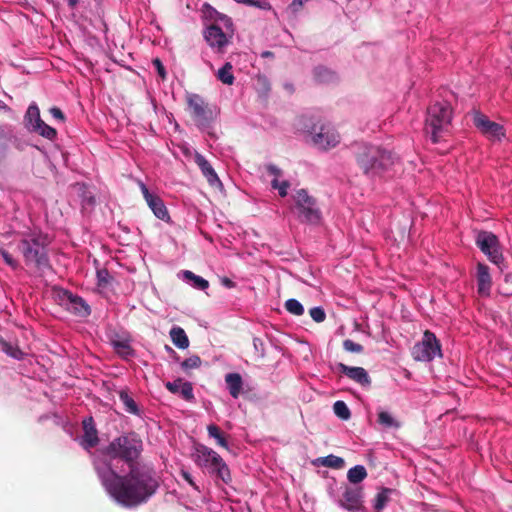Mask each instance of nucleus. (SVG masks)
Returning <instances> with one entry per match:
<instances>
[{"label": "nucleus", "instance_id": "obj_32", "mask_svg": "<svg viewBox=\"0 0 512 512\" xmlns=\"http://www.w3.org/2000/svg\"><path fill=\"white\" fill-rule=\"evenodd\" d=\"M378 423L382 427L387 428V429L399 427V423L394 418V416L391 413H389L387 411H383V410L379 411V413H378Z\"/></svg>", "mask_w": 512, "mask_h": 512}, {"label": "nucleus", "instance_id": "obj_44", "mask_svg": "<svg viewBox=\"0 0 512 512\" xmlns=\"http://www.w3.org/2000/svg\"><path fill=\"white\" fill-rule=\"evenodd\" d=\"M344 349L349 352L353 353H360L363 348L360 344L352 341V340H345L343 343Z\"/></svg>", "mask_w": 512, "mask_h": 512}, {"label": "nucleus", "instance_id": "obj_12", "mask_svg": "<svg viewBox=\"0 0 512 512\" xmlns=\"http://www.w3.org/2000/svg\"><path fill=\"white\" fill-rule=\"evenodd\" d=\"M442 357L441 344L435 334L426 330L418 342V361H432Z\"/></svg>", "mask_w": 512, "mask_h": 512}, {"label": "nucleus", "instance_id": "obj_56", "mask_svg": "<svg viewBox=\"0 0 512 512\" xmlns=\"http://www.w3.org/2000/svg\"><path fill=\"white\" fill-rule=\"evenodd\" d=\"M260 81H263V83L266 85V79H259Z\"/></svg>", "mask_w": 512, "mask_h": 512}, {"label": "nucleus", "instance_id": "obj_35", "mask_svg": "<svg viewBox=\"0 0 512 512\" xmlns=\"http://www.w3.org/2000/svg\"><path fill=\"white\" fill-rule=\"evenodd\" d=\"M112 345L115 351L124 358H127L132 354L131 346L125 339L113 340Z\"/></svg>", "mask_w": 512, "mask_h": 512}, {"label": "nucleus", "instance_id": "obj_5", "mask_svg": "<svg viewBox=\"0 0 512 512\" xmlns=\"http://www.w3.org/2000/svg\"><path fill=\"white\" fill-rule=\"evenodd\" d=\"M195 464L210 475L228 484L231 482L230 470L222 457L213 449L197 444L192 453Z\"/></svg>", "mask_w": 512, "mask_h": 512}, {"label": "nucleus", "instance_id": "obj_47", "mask_svg": "<svg viewBox=\"0 0 512 512\" xmlns=\"http://www.w3.org/2000/svg\"><path fill=\"white\" fill-rule=\"evenodd\" d=\"M249 6H254L263 10H269L271 9V5L267 1H258V0H251V3H248Z\"/></svg>", "mask_w": 512, "mask_h": 512}, {"label": "nucleus", "instance_id": "obj_19", "mask_svg": "<svg viewBox=\"0 0 512 512\" xmlns=\"http://www.w3.org/2000/svg\"><path fill=\"white\" fill-rule=\"evenodd\" d=\"M337 367L340 372L344 373L346 376H348L350 379L354 380L355 382H357L361 385H369L370 384V378L364 368L350 367L343 363H339Z\"/></svg>", "mask_w": 512, "mask_h": 512}, {"label": "nucleus", "instance_id": "obj_9", "mask_svg": "<svg viewBox=\"0 0 512 512\" xmlns=\"http://www.w3.org/2000/svg\"><path fill=\"white\" fill-rule=\"evenodd\" d=\"M186 103L188 105V110L198 127L207 128L214 121L216 117L215 111L198 94L187 93Z\"/></svg>", "mask_w": 512, "mask_h": 512}, {"label": "nucleus", "instance_id": "obj_29", "mask_svg": "<svg viewBox=\"0 0 512 512\" xmlns=\"http://www.w3.org/2000/svg\"><path fill=\"white\" fill-rule=\"evenodd\" d=\"M40 111L36 104H31L25 114V121L27 127L31 130L35 127L36 123L41 122Z\"/></svg>", "mask_w": 512, "mask_h": 512}, {"label": "nucleus", "instance_id": "obj_23", "mask_svg": "<svg viewBox=\"0 0 512 512\" xmlns=\"http://www.w3.org/2000/svg\"><path fill=\"white\" fill-rule=\"evenodd\" d=\"M362 492L359 488H346L342 504L345 509L354 510L360 508Z\"/></svg>", "mask_w": 512, "mask_h": 512}, {"label": "nucleus", "instance_id": "obj_42", "mask_svg": "<svg viewBox=\"0 0 512 512\" xmlns=\"http://www.w3.org/2000/svg\"><path fill=\"white\" fill-rule=\"evenodd\" d=\"M309 314H310L311 318L317 323L323 322L326 318V313H325L324 309L321 307L311 308L309 310Z\"/></svg>", "mask_w": 512, "mask_h": 512}, {"label": "nucleus", "instance_id": "obj_41", "mask_svg": "<svg viewBox=\"0 0 512 512\" xmlns=\"http://www.w3.org/2000/svg\"><path fill=\"white\" fill-rule=\"evenodd\" d=\"M0 254L5 263L12 269L15 270L19 267V262L9 253L7 249H5L4 247H0Z\"/></svg>", "mask_w": 512, "mask_h": 512}, {"label": "nucleus", "instance_id": "obj_10", "mask_svg": "<svg viewBox=\"0 0 512 512\" xmlns=\"http://www.w3.org/2000/svg\"><path fill=\"white\" fill-rule=\"evenodd\" d=\"M476 244L492 263L500 265L503 261L498 238L492 232H479L476 236Z\"/></svg>", "mask_w": 512, "mask_h": 512}, {"label": "nucleus", "instance_id": "obj_3", "mask_svg": "<svg viewBox=\"0 0 512 512\" xmlns=\"http://www.w3.org/2000/svg\"><path fill=\"white\" fill-rule=\"evenodd\" d=\"M453 110L447 100L440 96L431 99L425 116V133L433 143L442 140L448 133Z\"/></svg>", "mask_w": 512, "mask_h": 512}, {"label": "nucleus", "instance_id": "obj_30", "mask_svg": "<svg viewBox=\"0 0 512 512\" xmlns=\"http://www.w3.org/2000/svg\"><path fill=\"white\" fill-rule=\"evenodd\" d=\"M317 461L324 467H330L334 469H341L345 465V461L343 458L332 454L325 457H321Z\"/></svg>", "mask_w": 512, "mask_h": 512}, {"label": "nucleus", "instance_id": "obj_22", "mask_svg": "<svg viewBox=\"0 0 512 512\" xmlns=\"http://www.w3.org/2000/svg\"><path fill=\"white\" fill-rule=\"evenodd\" d=\"M84 435L82 437L81 444L85 449L94 447L97 444L98 436L97 431L94 428L92 418L83 420Z\"/></svg>", "mask_w": 512, "mask_h": 512}, {"label": "nucleus", "instance_id": "obj_43", "mask_svg": "<svg viewBox=\"0 0 512 512\" xmlns=\"http://www.w3.org/2000/svg\"><path fill=\"white\" fill-rule=\"evenodd\" d=\"M200 365H201V359L196 355H193V356L185 359L181 364L183 369H194V368H198Z\"/></svg>", "mask_w": 512, "mask_h": 512}, {"label": "nucleus", "instance_id": "obj_2", "mask_svg": "<svg viewBox=\"0 0 512 512\" xmlns=\"http://www.w3.org/2000/svg\"><path fill=\"white\" fill-rule=\"evenodd\" d=\"M47 245V236L39 230L18 232L15 235L14 242L8 244L9 247L15 246V249L23 256L27 266H34L41 270L49 267Z\"/></svg>", "mask_w": 512, "mask_h": 512}, {"label": "nucleus", "instance_id": "obj_14", "mask_svg": "<svg viewBox=\"0 0 512 512\" xmlns=\"http://www.w3.org/2000/svg\"><path fill=\"white\" fill-rule=\"evenodd\" d=\"M58 297L60 304L72 313L81 317L90 314V308L82 298L64 290L58 292Z\"/></svg>", "mask_w": 512, "mask_h": 512}, {"label": "nucleus", "instance_id": "obj_48", "mask_svg": "<svg viewBox=\"0 0 512 512\" xmlns=\"http://www.w3.org/2000/svg\"><path fill=\"white\" fill-rule=\"evenodd\" d=\"M49 111L53 118H55L59 121H64V114L62 113V111L59 108L52 107V108H50Z\"/></svg>", "mask_w": 512, "mask_h": 512}, {"label": "nucleus", "instance_id": "obj_34", "mask_svg": "<svg viewBox=\"0 0 512 512\" xmlns=\"http://www.w3.org/2000/svg\"><path fill=\"white\" fill-rule=\"evenodd\" d=\"M207 431H208V435L215 439L217 444L225 449H228V443L225 439V437L223 436V434L220 432V429L218 428V426L214 425V424H210L208 425L207 427Z\"/></svg>", "mask_w": 512, "mask_h": 512}, {"label": "nucleus", "instance_id": "obj_24", "mask_svg": "<svg viewBox=\"0 0 512 512\" xmlns=\"http://www.w3.org/2000/svg\"><path fill=\"white\" fill-rule=\"evenodd\" d=\"M225 382L230 395L233 398H238L243 388V380L239 373H228L225 376Z\"/></svg>", "mask_w": 512, "mask_h": 512}, {"label": "nucleus", "instance_id": "obj_18", "mask_svg": "<svg viewBox=\"0 0 512 512\" xmlns=\"http://www.w3.org/2000/svg\"><path fill=\"white\" fill-rule=\"evenodd\" d=\"M266 171L270 176L273 177L271 180V186L276 189L281 197H285L288 194L290 183L286 180H282V171L273 164L266 166Z\"/></svg>", "mask_w": 512, "mask_h": 512}, {"label": "nucleus", "instance_id": "obj_27", "mask_svg": "<svg viewBox=\"0 0 512 512\" xmlns=\"http://www.w3.org/2000/svg\"><path fill=\"white\" fill-rule=\"evenodd\" d=\"M183 279L188 281L194 288L199 290H205L208 288L209 283L204 278L194 274L189 270H185L182 272Z\"/></svg>", "mask_w": 512, "mask_h": 512}, {"label": "nucleus", "instance_id": "obj_55", "mask_svg": "<svg viewBox=\"0 0 512 512\" xmlns=\"http://www.w3.org/2000/svg\"><path fill=\"white\" fill-rule=\"evenodd\" d=\"M258 342H259V339L255 338L254 339V346H255V348H257V346H259Z\"/></svg>", "mask_w": 512, "mask_h": 512}, {"label": "nucleus", "instance_id": "obj_25", "mask_svg": "<svg viewBox=\"0 0 512 512\" xmlns=\"http://www.w3.org/2000/svg\"><path fill=\"white\" fill-rule=\"evenodd\" d=\"M397 495L396 491L390 488L381 489L374 499V508L377 510L384 509L388 502L392 501Z\"/></svg>", "mask_w": 512, "mask_h": 512}, {"label": "nucleus", "instance_id": "obj_37", "mask_svg": "<svg viewBox=\"0 0 512 512\" xmlns=\"http://www.w3.org/2000/svg\"><path fill=\"white\" fill-rule=\"evenodd\" d=\"M333 411L342 420H348L351 416L348 406L343 401H336L333 405Z\"/></svg>", "mask_w": 512, "mask_h": 512}, {"label": "nucleus", "instance_id": "obj_31", "mask_svg": "<svg viewBox=\"0 0 512 512\" xmlns=\"http://www.w3.org/2000/svg\"><path fill=\"white\" fill-rule=\"evenodd\" d=\"M217 78L226 85H232L234 83L235 78L232 73V65L229 62L225 63V65L218 70Z\"/></svg>", "mask_w": 512, "mask_h": 512}, {"label": "nucleus", "instance_id": "obj_50", "mask_svg": "<svg viewBox=\"0 0 512 512\" xmlns=\"http://www.w3.org/2000/svg\"><path fill=\"white\" fill-rule=\"evenodd\" d=\"M153 64H154V65H155V67L157 68V71H158V74L160 75V77H161L162 79H164V78H165V76H166V72H165V69H164V67H163V65H162V63H161V61H160L159 59H155V60L153 61Z\"/></svg>", "mask_w": 512, "mask_h": 512}, {"label": "nucleus", "instance_id": "obj_11", "mask_svg": "<svg viewBox=\"0 0 512 512\" xmlns=\"http://www.w3.org/2000/svg\"><path fill=\"white\" fill-rule=\"evenodd\" d=\"M473 123L475 127L491 141H501V139L505 137L504 127L499 123L491 121L479 111L473 113Z\"/></svg>", "mask_w": 512, "mask_h": 512}, {"label": "nucleus", "instance_id": "obj_16", "mask_svg": "<svg viewBox=\"0 0 512 512\" xmlns=\"http://www.w3.org/2000/svg\"><path fill=\"white\" fill-rule=\"evenodd\" d=\"M266 171L270 176L273 177L271 180V186L276 189L281 197H285L288 194L290 183L286 180H282V171L273 164L266 166Z\"/></svg>", "mask_w": 512, "mask_h": 512}, {"label": "nucleus", "instance_id": "obj_54", "mask_svg": "<svg viewBox=\"0 0 512 512\" xmlns=\"http://www.w3.org/2000/svg\"><path fill=\"white\" fill-rule=\"evenodd\" d=\"M235 1L238 3H244L246 5H248V3H251V0H235Z\"/></svg>", "mask_w": 512, "mask_h": 512}, {"label": "nucleus", "instance_id": "obj_38", "mask_svg": "<svg viewBox=\"0 0 512 512\" xmlns=\"http://www.w3.org/2000/svg\"><path fill=\"white\" fill-rule=\"evenodd\" d=\"M285 308L290 314L295 316H301L304 314L303 305L296 299H288L285 302Z\"/></svg>", "mask_w": 512, "mask_h": 512}, {"label": "nucleus", "instance_id": "obj_53", "mask_svg": "<svg viewBox=\"0 0 512 512\" xmlns=\"http://www.w3.org/2000/svg\"><path fill=\"white\" fill-rule=\"evenodd\" d=\"M77 3V0H68V4L71 6V7H74Z\"/></svg>", "mask_w": 512, "mask_h": 512}, {"label": "nucleus", "instance_id": "obj_52", "mask_svg": "<svg viewBox=\"0 0 512 512\" xmlns=\"http://www.w3.org/2000/svg\"><path fill=\"white\" fill-rule=\"evenodd\" d=\"M182 475H183L184 479H185V480H186L190 485H192L193 487H195V488H196V486H195V484H194V482H193V480H192V477H191V475H190L188 472L183 471V472H182Z\"/></svg>", "mask_w": 512, "mask_h": 512}, {"label": "nucleus", "instance_id": "obj_26", "mask_svg": "<svg viewBox=\"0 0 512 512\" xmlns=\"http://www.w3.org/2000/svg\"><path fill=\"white\" fill-rule=\"evenodd\" d=\"M169 334L173 344L179 349H186L189 346V339L181 327L174 326Z\"/></svg>", "mask_w": 512, "mask_h": 512}, {"label": "nucleus", "instance_id": "obj_21", "mask_svg": "<svg viewBox=\"0 0 512 512\" xmlns=\"http://www.w3.org/2000/svg\"><path fill=\"white\" fill-rule=\"evenodd\" d=\"M166 388L174 394H180L185 400H194L193 387L190 382H184L181 379L173 382H167Z\"/></svg>", "mask_w": 512, "mask_h": 512}, {"label": "nucleus", "instance_id": "obj_39", "mask_svg": "<svg viewBox=\"0 0 512 512\" xmlns=\"http://www.w3.org/2000/svg\"><path fill=\"white\" fill-rule=\"evenodd\" d=\"M2 350L9 356L15 359H22L24 353L18 348L8 342H2Z\"/></svg>", "mask_w": 512, "mask_h": 512}, {"label": "nucleus", "instance_id": "obj_33", "mask_svg": "<svg viewBox=\"0 0 512 512\" xmlns=\"http://www.w3.org/2000/svg\"><path fill=\"white\" fill-rule=\"evenodd\" d=\"M31 130L49 140L54 139L57 134L56 130L53 127L47 125L43 120L36 123L35 127H33Z\"/></svg>", "mask_w": 512, "mask_h": 512}, {"label": "nucleus", "instance_id": "obj_13", "mask_svg": "<svg viewBox=\"0 0 512 512\" xmlns=\"http://www.w3.org/2000/svg\"><path fill=\"white\" fill-rule=\"evenodd\" d=\"M137 183L147 205L152 210L153 214L160 220L168 221L169 213L163 200L159 196L150 193L147 186L141 180H138Z\"/></svg>", "mask_w": 512, "mask_h": 512}, {"label": "nucleus", "instance_id": "obj_49", "mask_svg": "<svg viewBox=\"0 0 512 512\" xmlns=\"http://www.w3.org/2000/svg\"><path fill=\"white\" fill-rule=\"evenodd\" d=\"M12 129L8 125H0V139L10 137Z\"/></svg>", "mask_w": 512, "mask_h": 512}, {"label": "nucleus", "instance_id": "obj_40", "mask_svg": "<svg viewBox=\"0 0 512 512\" xmlns=\"http://www.w3.org/2000/svg\"><path fill=\"white\" fill-rule=\"evenodd\" d=\"M112 280L109 272L106 269L97 271V282L100 288H107Z\"/></svg>", "mask_w": 512, "mask_h": 512}, {"label": "nucleus", "instance_id": "obj_6", "mask_svg": "<svg viewBox=\"0 0 512 512\" xmlns=\"http://www.w3.org/2000/svg\"><path fill=\"white\" fill-rule=\"evenodd\" d=\"M308 137L313 146L327 151L335 148L341 141L340 134L328 122L317 121L307 129Z\"/></svg>", "mask_w": 512, "mask_h": 512}, {"label": "nucleus", "instance_id": "obj_1", "mask_svg": "<svg viewBox=\"0 0 512 512\" xmlns=\"http://www.w3.org/2000/svg\"><path fill=\"white\" fill-rule=\"evenodd\" d=\"M141 451L142 441L132 433L113 440L94 460L95 470L107 493L126 507L146 501L157 488L151 473L140 471L134 465Z\"/></svg>", "mask_w": 512, "mask_h": 512}, {"label": "nucleus", "instance_id": "obj_28", "mask_svg": "<svg viewBox=\"0 0 512 512\" xmlns=\"http://www.w3.org/2000/svg\"><path fill=\"white\" fill-rule=\"evenodd\" d=\"M367 477L366 468L363 465H356L348 470L347 479L352 484H358Z\"/></svg>", "mask_w": 512, "mask_h": 512}, {"label": "nucleus", "instance_id": "obj_17", "mask_svg": "<svg viewBox=\"0 0 512 512\" xmlns=\"http://www.w3.org/2000/svg\"><path fill=\"white\" fill-rule=\"evenodd\" d=\"M266 171L270 176L273 177L271 180V186L276 189L281 197H285L288 194L290 183L286 180H282V171L273 164L266 166Z\"/></svg>", "mask_w": 512, "mask_h": 512}, {"label": "nucleus", "instance_id": "obj_7", "mask_svg": "<svg viewBox=\"0 0 512 512\" xmlns=\"http://www.w3.org/2000/svg\"><path fill=\"white\" fill-rule=\"evenodd\" d=\"M233 33V24L229 17L222 15L216 23L211 24L204 32L208 45L221 51L228 43Z\"/></svg>", "mask_w": 512, "mask_h": 512}, {"label": "nucleus", "instance_id": "obj_46", "mask_svg": "<svg viewBox=\"0 0 512 512\" xmlns=\"http://www.w3.org/2000/svg\"><path fill=\"white\" fill-rule=\"evenodd\" d=\"M310 0H293L289 8L293 13H297Z\"/></svg>", "mask_w": 512, "mask_h": 512}, {"label": "nucleus", "instance_id": "obj_15", "mask_svg": "<svg viewBox=\"0 0 512 512\" xmlns=\"http://www.w3.org/2000/svg\"><path fill=\"white\" fill-rule=\"evenodd\" d=\"M194 160H195V163L200 168L203 176L206 178V180L208 181V183L211 186H216V187L222 186V183H221L217 173L215 172L214 168L212 167V165L208 162V160L203 155L196 152L195 156H194Z\"/></svg>", "mask_w": 512, "mask_h": 512}, {"label": "nucleus", "instance_id": "obj_4", "mask_svg": "<svg viewBox=\"0 0 512 512\" xmlns=\"http://www.w3.org/2000/svg\"><path fill=\"white\" fill-rule=\"evenodd\" d=\"M355 156L359 168L370 178L380 176L395 161V157L390 151L367 143L357 146Z\"/></svg>", "mask_w": 512, "mask_h": 512}, {"label": "nucleus", "instance_id": "obj_8", "mask_svg": "<svg viewBox=\"0 0 512 512\" xmlns=\"http://www.w3.org/2000/svg\"><path fill=\"white\" fill-rule=\"evenodd\" d=\"M292 197L295 202L294 211L301 221L311 224L320 221L321 213L316 200L306 190L299 189L294 192Z\"/></svg>", "mask_w": 512, "mask_h": 512}, {"label": "nucleus", "instance_id": "obj_20", "mask_svg": "<svg viewBox=\"0 0 512 512\" xmlns=\"http://www.w3.org/2000/svg\"><path fill=\"white\" fill-rule=\"evenodd\" d=\"M477 283L479 294L488 296L490 294L492 280L488 266L483 263L477 265Z\"/></svg>", "mask_w": 512, "mask_h": 512}, {"label": "nucleus", "instance_id": "obj_36", "mask_svg": "<svg viewBox=\"0 0 512 512\" xmlns=\"http://www.w3.org/2000/svg\"><path fill=\"white\" fill-rule=\"evenodd\" d=\"M119 398L121 402L123 403L125 410L131 414H138V407L135 403V401L130 397L128 392L126 391H120L119 392Z\"/></svg>", "mask_w": 512, "mask_h": 512}, {"label": "nucleus", "instance_id": "obj_45", "mask_svg": "<svg viewBox=\"0 0 512 512\" xmlns=\"http://www.w3.org/2000/svg\"><path fill=\"white\" fill-rule=\"evenodd\" d=\"M316 76L320 81H329L333 78V73L326 68L320 67L316 69Z\"/></svg>", "mask_w": 512, "mask_h": 512}, {"label": "nucleus", "instance_id": "obj_51", "mask_svg": "<svg viewBox=\"0 0 512 512\" xmlns=\"http://www.w3.org/2000/svg\"><path fill=\"white\" fill-rule=\"evenodd\" d=\"M221 284L223 286L227 287V288H234L235 287V283L231 279H229L227 277L221 278Z\"/></svg>", "mask_w": 512, "mask_h": 512}]
</instances>
